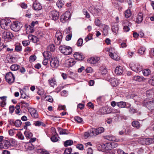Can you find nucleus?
<instances>
[{
	"mask_svg": "<svg viewBox=\"0 0 154 154\" xmlns=\"http://www.w3.org/2000/svg\"><path fill=\"white\" fill-rule=\"evenodd\" d=\"M51 131L52 135H57V136L58 135L57 133L56 132V130L55 128L54 127L51 128Z\"/></svg>",
	"mask_w": 154,
	"mask_h": 154,
	"instance_id": "55",
	"label": "nucleus"
},
{
	"mask_svg": "<svg viewBox=\"0 0 154 154\" xmlns=\"http://www.w3.org/2000/svg\"><path fill=\"white\" fill-rule=\"evenodd\" d=\"M22 122L20 120H17L15 121L14 125L17 127H20L21 125Z\"/></svg>",
	"mask_w": 154,
	"mask_h": 154,
	"instance_id": "41",
	"label": "nucleus"
},
{
	"mask_svg": "<svg viewBox=\"0 0 154 154\" xmlns=\"http://www.w3.org/2000/svg\"><path fill=\"white\" fill-rule=\"evenodd\" d=\"M115 144L114 143H108L104 145V149L106 150H111L115 147L114 146Z\"/></svg>",
	"mask_w": 154,
	"mask_h": 154,
	"instance_id": "16",
	"label": "nucleus"
},
{
	"mask_svg": "<svg viewBox=\"0 0 154 154\" xmlns=\"http://www.w3.org/2000/svg\"><path fill=\"white\" fill-rule=\"evenodd\" d=\"M151 72L150 71L149 69H146L143 70V73L144 75L148 76L149 75Z\"/></svg>",
	"mask_w": 154,
	"mask_h": 154,
	"instance_id": "37",
	"label": "nucleus"
},
{
	"mask_svg": "<svg viewBox=\"0 0 154 154\" xmlns=\"http://www.w3.org/2000/svg\"><path fill=\"white\" fill-rule=\"evenodd\" d=\"M100 58L99 57H92L91 59V63H97L99 60Z\"/></svg>",
	"mask_w": 154,
	"mask_h": 154,
	"instance_id": "40",
	"label": "nucleus"
},
{
	"mask_svg": "<svg viewBox=\"0 0 154 154\" xmlns=\"http://www.w3.org/2000/svg\"><path fill=\"white\" fill-rule=\"evenodd\" d=\"M123 72V67L120 66H117L115 70V73L118 75H120L122 74Z\"/></svg>",
	"mask_w": 154,
	"mask_h": 154,
	"instance_id": "18",
	"label": "nucleus"
},
{
	"mask_svg": "<svg viewBox=\"0 0 154 154\" xmlns=\"http://www.w3.org/2000/svg\"><path fill=\"white\" fill-rule=\"evenodd\" d=\"M125 17L127 18H128L130 17L131 16V12L130 9H128L126 10L125 13Z\"/></svg>",
	"mask_w": 154,
	"mask_h": 154,
	"instance_id": "34",
	"label": "nucleus"
},
{
	"mask_svg": "<svg viewBox=\"0 0 154 154\" xmlns=\"http://www.w3.org/2000/svg\"><path fill=\"white\" fill-rule=\"evenodd\" d=\"M143 104L145 105L146 107L151 110L154 109V100L148 101L146 102L144 100L143 102Z\"/></svg>",
	"mask_w": 154,
	"mask_h": 154,
	"instance_id": "10",
	"label": "nucleus"
},
{
	"mask_svg": "<svg viewBox=\"0 0 154 154\" xmlns=\"http://www.w3.org/2000/svg\"><path fill=\"white\" fill-rule=\"evenodd\" d=\"M49 60L50 61V66L54 68H57L59 66V61L57 58H49Z\"/></svg>",
	"mask_w": 154,
	"mask_h": 154,
	"instance_id": "6",
	"label": "nucleus"
},
{
	"mask_svg": "<svg viewBox=\"0 0 154 154\" xmlns=\"http://www.w3.org/2000/svg\"><path fill=\"white\" fill-rule=\"evenodd\" d=\"M42 124V122L39 121H36L34 124V125L36 126H40Z\"/></svg>",
	"mask_w": 154,
	"mask_h": 154,
	"instance_id": "60",
	"label": "nucleus"
},
{
	"mask_svg": "<svg viewBox=\"0 0 154 154\" xmlns=\"http://www.w3.org/2000/svg\"><path fill=\"white\" fill-rule=\"evenodd\" d=\"M73 144V141L71 140H68L65 142L64 146L65 147H67L68 146H70Z\"/></svg>",
	"mask_w": 154,
	"mask_h": 154,
	"instance_id": "33",
	"label": "nucleus"
},
{
	"mask_svg": "<svg viewBox=\"0 0 154 154\" xmlns=\"http://www.w3.org/2000/svg\"><path fill=\"white\" fill-rule=\"evenodd\" d=\"M76 63L75 61L73 59H70L67 62L68 66L71 67L73 66Z\"/></svg>",
	"mask_w": 154,
	"mask_h": 154,
	"instance_id": "26",
	"label": "nucleus"
},
{
	"mask_svg": "<svg viewBox=\"0 0 154 154\" xmlns=\"http://www.w3.org/2000/svg\"><path fill=\"white\" fill-rule=\"evenodd\" d=\"M17 135L18 136V138L19 139L23 140L24 139V137L22 134L20 132H19L17 134Z\"/></svg>",
	"mask_w": 154,
	"mask_h": 154,
	"instance_id": "54",
	"label": "nucleus"
},
{
	"mask_svg": "<svg viewBox=\"0 0 154 154\" xmlns=\"http://www.w3.org/2000/svg\"><path fill=\"white\" fill-rule=\"evenodd\" d=\"M36 59V57L35 55H31L29 57V61L31 62H33L35 61Z\"/></svg>",
	"mask_w": 154,
	"mask_h": 154,
	"instance_id": "53",
	"label": "nucleus"
},
{
	"mask_svg": "<svg viewBox=\"0 0 154 154\" xmlns=\"http://www.w3.org/2000/svg\"><path fill=\"white\" fill-rule=\"evenodd\" d=\"M90 134L91 136H96V128H92L90 131Z\"/></svg>",
	"mask_w": 154,
	"mask_h": 154,
	"instance_id": "35",
	"label": "nucleus"
},
{
	"mask_svg": "<svg viewBox=\"0 0 154 154\" xmlns=\"http://www.w3.org/2000/svg\"><path fill=\"white\" fill-rule=\"evenodd\" d=\"M6 100H2L0 102V106L4 107L6 105Z\"/></svg>",
	"mask_w": 154,
	"mask_h": 154,
	"instance_id": "58",
	"label": "nucleus"
},
{
	"mask_svg": "<svg viewBox=\"0 0 154 154\" xmlns=\"http://www.w3.org/2000/svg\"><path fill=\"white\" fill-rule=\"evenodd\" d=\"M28 37L29 38L30 37L31 38V39H32L33 40L35 39L36 41L35 42H34L35 43H37L38 42L39 40L38 38H37L36 36H34L32 35H28Z\"/></svg>",
	"mask_w": 154,
	"mask_h": 154,
	"instance_id": "48",
	"label": "nucleus"
},
{
	"mask_svg": "<svg viewBox=\"0 0 154 154\" xmlns=\"http://www.w3.org/2000/svg\"><path fill=\"white\" fill-rule=\"evenodd\" d=\"M62 33L60 31H57L55 35V37L57 40H54L55 43L57 45H60L61 43L63 38Z\"/></svg>",
	"mask_w": 154,
	"mask_h": 154,
	"instance_id": "8",
	"label": "nucleus"
},
{
	"mask_svg": "<svg viewBox=\"0 0 154 154\" xmlns=\"http://www.w3.org/2000/svg\"><path fill=\"white\" fill-rule=\"evenodd\" d=\"M14 106H10L9 107V112L12 114L14 110Z\"/></svg>",
	"mask_w": 154,
	"mask_h": 154,
	"instance_id": "59",
	"label": "nucleus"
},
{
	"mask_svg": "<svg viewBox=\"0 0 154 154\" xmlns=\"http://www.w3.org/2000/svg\"><path fill=\"white\" fill-rule=\"evenodd\" d=\"M2 36L5 40H11L14 36L12 33L7 31H4L2 33Z\"/></svg>",
	"mask_w": 154,
	"mask_h": 154,
	"instance_id": "7",
	"label": "nucleus"
},
{
	"mask_svg": "<svg viewBox=\"0 0 154 154\" xmlns=\"http://www.w3.org/2000/svg\"><path fill=\"white\" fill-rule=\"evenodd\" d=\"M76 147L79 149L82 150L84 149L83 145L81 144H78L76 146Z\"/></svg>",
	"mask_w": 154,
	"mask_h": 154,
	"instance_id": "61",
	"label": "nucleus"
},
{
	"mask_svg": "<svg viewBox=\"0 0 154 154\" xmlns=\"http://www.w3.org/2000/svg\"><path fill=\"white\" fill-rule=\"evenodd\" d=\"M132 126L137 128H139L140 127V123L137 121H133L132 123Z\"/></svg>",
	"mask_w": 154,
	"mask_h": 154,
	"instance_id": "28",
	"label": "nucleus"
},
{
	"mask_svg": "<svg viewBox=\"0 0 154 154\" xmlns=\"http://www.w3.org/2000/svg\"><path fill=\"white\" fill-rule=\"evenodd\" d=\"M144 78L139 76H136L134 77V79L136 81L139 82H141L143 80Z\"/></svg>",
	"mask_w": 154,
	"mask_h": 154,
	"instance_id": "36",
	"label": "nucleus"
},
{
	"mask_svg": "<svg viewBox=\"0 0 154 154\" xmlns=\"http://www.w3.org/2000/svg\"><path fill=\"white\" fill-rule=\"evenodd\" d=\"M5 78L7 82L10 84L14 83L15 79L14 76L10 72L6 73Z\"/></svg>",
	"mask_w": 154,
	"mask_h": 154,
	"instance_id": "4",
	"label": "nucleus"
},
{
	"mask_svg": "<svg viewBox=\"0 0 154 154\" xmlns=\"http://www.w3.org/2000/svg\"><path fill=\"white\" fill-rule=\"evenodd\" d=\"M74 119L75 121L79 123H82L83 121V119L82 118L78 116H75L74 118Z\"/></svg>",
	"mask_w": 154,
	"mask_h": 154,
	"instance_id": "42",
	"label": "nucleus"
},
{
	"mask_svg": "<svg viewBox=\"0 0 154 154\" xmlns=\"http://www.w3.org/2000/svg\"><path fill=\"white\" fill-rule=\"evenodd\" d=\"M22 47L20 45V44L15 45V50L17 52H19L21 51Z\"/></svg>",
	"mask_w": 154,
	"mask_h": 154,
	"instance_id": "39",
	"label": "nucleus"
},
{
	"mask_svg": "<svg viewBox=\"0 0 154 154\" xmlns=\"http://www.w3.org/2000/svg\"><path fill=\"white\" fill-rule=\"evenodd\" d=\"M57 129L60 134H68L66 132H68V131L66 129H63L60 127H58Z\"/></svg>",
	"mask_w": 154,
	"mask_h": 154,
	"instance_id": "23",
	"label": "nucleus"
},
{
	"mask_svg": "<svg viewBox=\"0 0 154 154\" xmlns=\"http://www.w3.org/2000/svg\"><path fill=\"white\" fill-rule=\"evenodd\" d=\"M116 105L120 108H123L126 107V103L125 102L120 101L116 103Z\"/></svg>",
	"mask_w": 154,
	"mask_h": 154,
	"instance_id": "25",
	"label": "nucleus"
},
{
	"mask_svg": "<svg viewBox=\"0 0 154 154\" xmlns=\"http://www.w3.org/2000/svg\"><path fill=\"white\" fill-rule=\"evenodd\" d=\"M142 140L143 141L145 142V144L147 145L154 142V139L152 138H143Z\"/></svg>",
	"mask_w": 154,
	"mask_h": 154,
	"instance_id": "20",
	"label": "nucleus"
},
{
	"mask_svg": "<svg viewBox=\"0 0 154 154\" xmlns=\"http://www.w3.org/2000/svg\"><path fill=\"white\" fill-rule=\"evenodd\" d=\"M109 26L107 25H104L103 28V35L105 36H106L108 32L109 29Z\"/></svg>",
	"mask_w": 154,
	"mask_h": 154,
	"instance_id": "22",
	"label": "nucleus"
},
{
	"mask_svg": "<svg viewBox=\"0 0 154 154\" xmlns=\"http://www.w3.org/2000/svg\"><path fill=\"white\" fill-rule=\"evenodd\" d=\"M154 89L148 90L146 91V95L147 97L149 98L153 99Z\"/></svg>",
	"mask_w": 154,
	"mask_h": 154,
	"instance_id": "15",
	"label": "nucleus"
},
{
	"mask_svg": "<svg viewBox=\"0 0 154 154\" xmlns=\"http://www.w3.org/2000/svg\"><path fill=\"white\" fill-rule=\"evenodd\" d=\"M49 49L51 52H54L55 50V45L54 44H51L49 45Z\"/></svg>",
	"mask_w": 154,
	"mask_h": 154,
	"instance_id": "44",
	"label": "nucleus"
},
{
	"mask_svg": "<svg viewBox=\"0 0 154 154\" xmlns=\"http://www.w3.org/2000/svg\"><path fill=\"white\" fill-rule=\"evenodd\" d=\"M83 42V40L81 38H79L76 43V44L78 46H82Z\"/></svg>",
	"mask_w": 154,
	"mask_h": 154,
	"instance_id": "47",
	"label": "nucleus"
},
{
	"mask_svg": "<svg viewBox=\"0 0 154 154\" xmlns=\"http://www.w3.org/2000/svg\"><path fill=\"white\" fill-rule=\"evenodd\" d=\"M64 4V1L62 0H60L58 1L56 3V5L57 7L60 8H62Z\"/></svg>",
	"mask_w": 154,
	"mask_h": 154,
	"instance_id": "38",
	"label": "nucleus"
},
{
	"mask_svg": "<svg viewBox=\"0 0 154 154\" xmlns=\"http://www.w3.org/2000/svg\"><path fill=\"white\" fill-rule=\"evenodd\" d=\"M123 25L124 26L123 30L125 32H128L129 31L130 29L129 27V26L131 25V23L130 22L127 20L124 21Z\"/></svg>",
	"mask_w": 154,
	"mask_h": 154,
	"instance_id": "12",
	"label": "nucleus"
},
{
	"mask_svg": "<svg viewBox=\"0 0 154 154\" xmlns=\"http://www.w3.org/2000/svg\"><path fill=\"white\" fill-rule=\"evenodd\" d=\"M58 109L60 110H66V107L65 106H59L58 108Z\"/></svg>",
	"mask_w": 154,
	"mask_h": 154,
	"instance_id": "63",
	"label": "nucleus"
},
{
	"mask_svg": "<svg viewBox=\"0 0 154 154\" xmlns=\"http://www.w3.org/2000/svg\"><path fill=\"white\" fill-rule=\"evenodd\" d=\"M111 83L112 85L113 86H116L117 85V79H114L111 80Z\"/></svg>",
	"mask_w": 154,
	"mask_h": 154,
	"instance_id": "49",
	"label": "nucleus"
},
{
	"mask_svg": "<svg viewBox=\"0 0 154 154\" xmlns=\"http://www.w3.org/2000/svg\"><path fill=\"white\" fill-rule=\"evenodd\" d=\"M100 12V10L98 8H95L94 10V12L95 16L98 15Z\"/></svg>",
	"mask_w": 154,
	"mask_h": 154,
	"instance_id": "51",
	"label": "nucleus"
},
{
	"mask_svg": "<svg viewBox=\"0 0 154 154\" xmlns=\"http://www.w3.org/2000/svg\"><path fill=\"white\" fill-rule=\"evenodd\" d=\"M149 83L151 85L154 86V75L152 76L151 78L149 80Z\"/></svg>",
	"mask_w": 154,
	"mask_h": 154,
	"instance_id": "52",
	"label": "nucleus"
},
{
	"mask_svg": "<svg viewBox=\"0 0 154 154\" xmlns=\"http://www.w3.org/2000/svg\"><path fill=\"white\" fill-rule=\"evenodd\" d=\"M32 8L35 10H40L42 8L40 4L37 1H35L33 4Z\"/></svg>",
	"mask_w": 154,
	"mask_h": 154,
	"instance_id": "14",
	"label": "nucleus"
},
{
	"mask_svg": "<svg viewBox=\"0 0 154 154\" xmlns=\"http://www.w3.org/2000/svg\"><path fill=\"white\" fill-rule=\"evenodd\" d=\"M24 134L26 138H27V139H30L33 136L32 134L30 132L28 131H25L24 132Z\"/></svg>",
	"mask_w": 154,
	"mask_h": 154,
	"instance_id": "30",
	"label": "nucleus"
},
{
	"mask_svg": "<svg viewBox=\"0 0 154 154\" xmlns=\"http://www.w3.org/2000/svg\"><path fill=\"white\" fill-rule=\"evenodd\" d=\"M146 48H145L144 47H140L138 50V52L141 54H143L145 51Z\"/></svg>",
	"mask_w": 154,
	"mask_h": 154,
	"instance_id": "43",
	"label": "nucleus"
},
{
	"mask_svg": "<svg viewBox=\"0 0 154 154\" xmlns=\"http://www.w3.org/2000/svg\"><path fill=\"white\" fill-rule=\"evenodd\" d=\"M0 145L1 148L5 149H8L11 146V143L9 141L4 140L1 143Z\"/></svg>",
	"mask_w": 154,
	"mask_h": 154,
	"instance_id": "11",
	"label": "nucleus"
},
{
	"mask_svg": "<svg viewBox=\"0 0 154 154\" xmlns=\"http://www.w3.org/2000/svg\"><path fill=\"white\" fill-rule=\"evenodd\" d=\"M59 49L60 52L64 55H68L71 54L72 52V48L69 46L65 45H61Z\"/></svg>",
	"mask_w": 154,
	"mask_h": 154,
	"instance_id": "1",
	"label": "nucleus"
},
{
	"mask_svg": "<svg viewBox=\"0 0 154 154\" xmlns=\"http://www.w3.org/2000/svg\"><path fill=\"white\" fill-rule=\"evenodd\" d=\"M47 151L43 149H38L37 150L38 153L41 154H48Z\"/></svg>",
	"mask_w": 154,
	"mask_h": 154,
	"instance_id": "32",
	"label": "nucleus"
},
{
	"mask_svg": "<svg viewBox=\"0 0 154 154\" xmlns=\"http://www.w3.org/2000/svg\"><path fill=\"white\" fill-rule=\"evenodd\" d=\"M49 83L51 87H54L55 86L57 85V82L55 79L54 78H51L49 80Z\"/></svg>",
	"mask_w": 154,
	"mask_h": 154,
	"instance_id": "24",
	"label": "nucleus"
},
{
	"mask_svg": "<svg viewBox=\"0 0 154 154\" xmlns=\"http://www.w3.org/2000/svg\"><path fill=\"white\" fill-rule=\"evenodd\" d=\"M56 135H53L51 137V140L53 142H55L58 141V139L56 136Z\"/></svg>",
	"mask_w": 154,
	"mask_h": 154,
	"instance_id": "46",
	"label": "nucleus"
},
{
	"mask_svg": "<svg viewBox=\"0 0 154 154\" xmlns=\"http://www.w3.org/2000/svg\"><path fill=\"white\" fill-rule=\"evenodd\" d=\"M28 149L29 150H32L34 149L35 147L34 146L32 143L29 145L28 147Z\"/></svg>",
	"mask_w": 154,
	"mask_h": 154,
	"instance_id": "62",
	"label": "nucleus"
},
{
	"mask_svg": "<svg viewBox=\"0 0 154 154\" xmlns=\"http://www.w3.org/2000/svg\"><path fill=\"white\" fill-rule=\"evenodd\" d=\"M59 12L56 11H51L49 14V17L54 20H58L59 18Z\"/></svg>",
	"mask_w": 154,
	"mask_h": 154,
	"instance_id": "9",
	"label": "nucleus"
},
{
	"mask_svg": "<svg viewBox=\"0 0 154 154\" xmlns=\"http://www.w3.org/2000/svg\"><path fill=\"white\" fill-rule=\"evenodd\" d=\"M92 39V36L91 35L89 34L85 38V40L86 42H87L88 41Z\"/></svg>",
	"mask_w": 154,
	"mask_h": 154,
	"instance_id": "56",
	"label": "nucleus"
},
{
	"mask_svg": "<svg viewBox=\"0 0 154 154\" xmlns=\"http://www.w3.org/2000/svg\"><path fill=\"white\" fill-rule=\"evenodd\" d=\"M30 114L32 117L34 118H36L38 117V112L35 109L32 110V112H30Z\"/></svg>",
	"mask_w": 154,
	"mask_h": 154,
	"instance_id": "29",
	"label": "nucleus"
},
{
	"mask_svg": "<svg viewBox=\"0 0 154 154\" xmlns=\"http://www.w3.org/2000/svg\"><path fill=\"white\" fill-rule=\"evenodd\" d=\"M22 44L24 46H26L29 45L30 42L29 40L23 41L22 42Z\"/></svg>",
	"mask_w": 154,
	"mask_h": 154,
	"instance_id": "57",
	"label": "nucleus"
},
{
	"mask_svg": "<svg viewBox=\"0 0 154 154\" xmlns=\"http://www.w3.org/2000/svg\"><path fill=\"white\" fill-rule=\"evenodd\" d=\"M94 22L96 26H99L100 24V21L98 19H95Z\"/></svg>",
	"mask_w": 154,
	"mask_h": 154,
	"instance_id": "64",
	"label": "nucleus"
},
{
	"mask_svg": "<svg viewBox=\"0 0 154 154\" xmlns=\"http://www.w3.org/2000/svg\"><path fill=\"white\" fill-rule=\"evenodd\" d=\"M74 57L77 60H82L84 58V57L82 53L75 52L73 55Z\"/></svg>",
	"mask_w": 154,
	"mask_h": 154,
	"instance_id": "17",
	"label": "nucleus"
},
{
	"mask_svg": "<svg viewBox=\"0 0 154 154\" xmlns=\"http://www.w3.org/2000/svg\"><path fill=\"white\" fill-rule=\"evenodd\" d=\"M71 14L69 11H67L63 14L60 17V21L64 23L68 21L70 18Z\"/></svg>",
	"mask_w": 154,
	"mask_h": 154,
	"instance_id": "5",
	"label": "nucleus"
},
{
	"mask_svg": "<svg viewBox=\"0 0 154 154\" xmlns=\"http://www.w3.org/2000/svg\"><path fill=\"white\" fill-rule=\"evenodd\" d=\"M130 67L132 70L136 72H139L142 70V66L139 63H131Z\"/></svg>",
	"mask_w": 154,
	"mask_h": 154,
	"instance_id": "3",
	"label": "nucleus"
},
{
	"mask_svg": "<svg viewBox=\"0 0 154 154\" xmlns=\"http://www.w3.org/2000/svg\"><path fill=\"white\" fill-rule=\"evenodd\" d=\"M20 66L17 64H13L10 67V69L12 71H16L20 69Z\"/></svg>",
	"mask_w": 154,
	"mask_h": 154,
	"instance_id": "27",
	"label": "nucleus"
},
{
	"mask_svg": "<svg viewBox=\"0 0 154 154\" xmlns=\"http://www.w3.org/2000/svg\"><path fill=\"white\" fill-rule=\"evenodd\" d=\"M72 151L71 148H67L65 150L63 154H70Z\"/></svg>",
	"mask_w": 154,
	"mask_h": 154,
	"instance_id": "45",
	"label": "nucleus"
},
{
	"mask_svg": "<svg viewBox=\"0 0 154 154\" xmlns=\"http://www.w3.org/2000/svg\"><path fill=\"white\" fill-rule=\"evenodd\" d=\"M22 24L18 21H14L11 25V29L15 32L19 31L22 27Z\"/></svg>",
	"mask_w": 154,
	"mask_h": 154,
	"instance_id": "2",
	"label": "nucleus"
},
{
	"mask_svg": "<svg viewBox=\"0 0 154 154\" xmlns=\"http://www.w3.org/2000/svg\"><path fill=\"white\" fill-rule=\"evenodd\" d=\"M111 29L112 32L115 34L118 33L119 30V25L117 23H112V24Z\"/></svg>",
	"mask_w": 154,
	"mask_h": 154,
	"instance_id": "13",
	"label": "nucleus"
},
{
	"mask_svg": "<svg viewBox=\"0 0 154 154\" xmlns=\"http://www.w3.org/2000/svg\"><path fill=\"white\" fill-rule=\"evenodd\" d=\"M96 135H98L104 131V129L102 127H100L97 128H96Z\"/></svg>",
	"mask_w": 154,
	"mask_h": 154,
	"instance_id": "31",
	"label": "nucleus"
},
{
	"mask_svg": "<svg viewBox=\"0 0 154 154\" xmlns=\"http://www.w3.org/2000/svg\"><path fill=\"white\" fill-rule=\"evenodd\" d=\"M109 55L111 58L114 60H118L120 59V57L116 54H113L111 52H109Z\"/></svg>",
	"mask_w": 154,
	"mask_h": 154,
	"instance_id": "21",
	"label": "nucleus"
},
{
	"mask_svg": "<svg viewBox=\"0 0 154 154\" xmlns=\"http://www.w3.org/2000/svg\"><path fill=\"white\" fill-rule=\"evenodd\" d=\"M83 12L84 15H85V17L88 18H89L90 17V15L87 10L85 9L83 10Z\"/></svg>",
	"mask_w": 154,
	"mask_h": 154,
	"instance_id": "50",
	"label": "nucleus"
},
{
	"mask_svg": "<svg viewBox=\"0 0 154 154\" xmlns=\"http://www.w3.org/2000/svg\"><path fill=\"white\" fill-rule=\"evenodd\" d=\"M143 14L142 13H139L136 19V22L138 23H141L143 20Z\"/></svg>",
	"mask_w": 154,
	"mask_h": 154,
	"instance_id": "19",
	"label": "nucleus"
}]
</instances>
